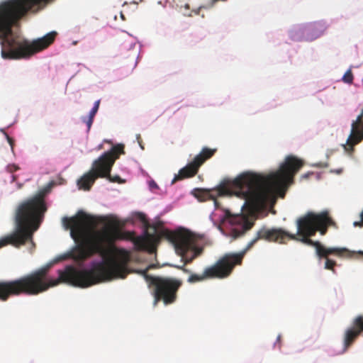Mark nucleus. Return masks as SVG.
I'll return each instance as SVG.
<instances>
[{
  "instance_id": "obj_1",
  "label": "nucleus",
  "mask_w": 363,
  "mask_h": 363,
  "mask_svg": "<svg viewBox=\"0 0 363 363\" xmlns=\"http://www.w3.org/2000/svg\"><path fill=\"white\" fill-rule=\"evenodd\" d=\"M66 229H70L71 237L77 243L74 249L65 255L60 259L72 258L77 262H82L94 255L106 257L111 248L118 240H133L135 246L139 250H145L152 235L145 233L144 237L134 238L130 232H123L113 225H108L99 230L94 229L97 220L93 216L84 211H79L75 216L62 219Z\"/></svg>"
},
{
  "instance_id": "obj_2",
  "label": "nucleus",
  "mask_w": 363,
  "mask_h": 363,
  "mask_svg": "<svg viewBox=\"0 0 363 363\" xmlns=\"http://www.w3.org/2000/svg\"><path fill=\"white\" fill-rule=\"evenodd\" d=\"M303 164L302 160L289 155L275 172L267 176L245 172L233 181L220 184L215 191L218 196L233 194L245 200L243 207L257 211L263 208L276 192L293 184L294 176Z\"/></svg>"
},
{
  "instance_id": "obj_3",
  "label": "nucleus",
  "mask_w": 363,
  "mask_h": 363,
  "mask_svg": "<svg viewBox=\"0 0 363 363\" xmlns=\"http://www.w3.org/2000/svg\"><path fill=\"white\" fill-rule=\"evenodd\" d=\"M50 267H42L16 279L0 281V301H6L11 296L21 294L37 295L61 282L82 288L101 283V262H93L89 269L79 270L67 266L64 270H59L58 279L48 280Z\"/></svg>"
},
{
  "instance_id": "obj_4",
  "label": "nucleus",
  "mask_w": 363,
  "mask_h": 363,
  "mask_svg": "<svg viewBox=\"0 0 363 363\" xmlns=\"http://www.w3.org/2000/svg\"><path fill=\"white\" fill-rule=\"evenodd\" d=\"M28 13H37V0L0 2V40L4 59L28 58L37 52V40L30 43L13 30Z\"/></svg>"
},
{
  "instance_id": "obj_5",
  "label": "nucleus",
  "mask_w": 363,
  "mask_h": 363,
  "mask_svg": "<svg viewBox=\"0 0 363 363\" xmlns=\"http://www.w3.org/2000/svg\"><path fill=\"white\" fill-rule=\"evenodd\" d=\"M45 193L43 190L18 205L15 215V230L0 239V248L7 245L20 247L26 242L35 248L33 234L39 228L47 211Z\"/></svg>"
},
{
  "instance_id": "obj_6",
  "label": "nucleus",
  "mask_w": 363,
  "mask_h": 363,
  "mask_svg": "<svg viewBox=\"0 0 363 363\" xmlns=\"http://www.w3.org/2000/svg\"><path fill=\"white\" fill-rule=\"evenodd\" d=\"M337 228V223L330 216L328 210L320 213L308 212L296 220L297 233H291L295 238H288L287 240H296L315 248L316 255L320 258H327L330 255L344 256L349 254V250L340 247H325L319 241H314L310 238L317 232L322 235L326 234L328 227Z\"/></svg>"
},
{
  "instance_id": "obj_7",
  "label": "nucleus",
  "mask_w": 363,
  "mask_h": 363,
  "mask_svg": "<svg viewBox=\"0 0 363 363\" xmlns=\"http://www.w3.org/2000/svg\"><path fill=\"white\" fill-rule=\"evenodd\" d=\"M123 154H125L124 145H113L110 150L104 152L96 160L93 162L91 169L77 181L79 188L85 191L90 190L96 179L106 176L112 169L116 160L121 155Z\"/></svg>"
},
{
  "instance_id": "obj_8",
  "label": "nucleus",
  "mask_w": 363,
  "mask_h": 363,
  "mask_svg": "<svg viewBox=\"0 0 363 363\" xmlns=\"http://www.w3.org/2000/svg\"><path fill=\"white\" fill-rule=\"evenodd\" d=\"M242 262V254H225L213 265L205 268L201 274H191L187 281L193 284L211 279L228 277L236 265Z\"/></svg>"
},
{
  "instance_id": "obj_9",
  "label": "nucleus",
  "mask_w": 363,
  "mask_h": 363,
  "mask_svg": "<svg viewBox=\"0 0 363 363\" xmlns=\"http://www.w3.org/2000/svg\"><path fill=\"white\" fill-rule=\"evenodd\" d=\"M169 238L173 243L176 252L184 261V264L179 269L184 273L190 274L191 271L186 269L185 265L191 263L194 259L200 256L203 252V247L198 246L195 238L187 232L171 233Z\"/></svg>"
},
{
  "instance_id": "obj_10",
  "label": "nucleus",
  "mask_w": 363,
  "mask_h": 363,
  "mask_svg": "<svg viewBox=\"0 0 363 363\" xmlns=\"http://www.w3.org/2000/svg\"><path fill=\"white\" fill-rule=\"evenodd\" d=\"M143 274L150 286L154 287L155 305L160 301H162L166 305L176 301L177 293L182 284V281L169 277H151L145 271Z\"/></svg>"
},
{
  "instance_id": "obj_11",
  "label": "nucleus",
  "mask_w": 363,
  "mask_h": 363,
  "mask_svg": "<svg viewBox=\"0 0 363 363\" xmlns=\"http://www.w3.org/2000/svg\"><path fill=\"white\" fill-rule=\"evenodd\" d=\"M216 151L217 149L216 148L203 147L191 162L179 171L178 174L175 175L172 183L174 184L177 181L194 177L198 173L200 167L206 160L211 158Z\"/></svg>"
},
{
  "instance_id": "obj_12",
  "label": "nucleus",
  "mask_w": 363,
  "mask_h": 363,
  "mask_svg": "<svg viewBox=\"0 0 363 363\" xmlns=\"http://www.w3.org/2000/svg\"><path fill=\"white\" fill-rule=\"evenodd\" d=\"M288 238H295L294 236H291L290 233L283 230L282 228L269 229L264 226L257 232L255 237L247 244L245 249L239 254H242L243 257L245 252L259 240L284 244L287 241Z\"/></svg>"
},
{
  "instance_id": "obj_13",
  "label": "nucleus",
  "mask_w": 363,
  "mask_h": 363,
  "mask_svg": "<svg viewBox=\"0 0 363 363\" xmlns=\"http://www.w3.org/2000/svg\"><path fill=\"white\" fill-rule=\"evenodd\" d=\"M226 218L233 226L230 235L233 239L243 235L247 230H250L253 227L255 220L253 217L242 213L231 215L229 212H227Z\"/></svg>"
},
{
  "instance_id": "obj_14",
  "label": "nucleus",
  "mask_w": 363,
  "mask_h": 363,
  "mask_svg": "<svg viewBox=\"0 0 363 363\" xmlns=\"http://www.w3.org/2000/svg\"><path fill=\"white\" fill-rule=\"evenodd\" d=\"M363 332V315L357 316L352 326L345 330L344 335V350L345 351Z\"/></svg>"
},
{
  "instance_id": "obj_15",
  "label": "nucleus",
  "mask_w": 363,
  "mask_h": 363,
  "mask_svg": "<svg viewBox=\"0 0 363 363\" xmlns=\"http://www.w3.org/2000/svg\"><path fill=\"white\" fill-rule=\"evenodd\" d=\"M100 102H101L100 99L96 101L94 104L93 108H91V110L90 111V112L89 113V116L87 117H84L82 118L83 122L85 123L87 126L88 131L90 130L91 127L92 125L94 118L99 110Z\"/></svg>"
},
{
  "instance_id": "obj_16",
  "label": "nucleus",
  "mask_w": 363,
  "mask_h": 363,
  "mask_svg": "<svg viewBox=\"0 0 363 363\" xmlns=\"http://www.w3.org/2000/svg\"><path fill=\"white\" fill-rule=\"evenodd\" d=\"M325 259V268L326 269L334 271V267L336 265V262L328 258V256Z\"/></svg>"
},
{
  "instance_id": "obj_17",
  "label": "nucleus",
  "mask_w": 363,
  "mask_h": 363,
  "mask_svg": "<svg viewBox=\"0 0 363 363\" xmlns=\"http://www.w3.org/2000/svg\"><path fill=\"white\" fill-rule=\"evenodd\" d=\"M343 82L347 84H352L353 82V74L350 70H347L342 77Z\"/></svg>"
},
{
  "instance_id": "obj_18",
  "label": "nucleus",
  "mask_w": 363,
  "mask_h": 363,
  "mask_svg": "<svg viewBox=\"0 0 363 363\" xmlns=\"http://www.w3.org/2000/svg\"><path fill=\"white\" fill-rule=\"evenodd\" d=\"M111 169L108 172V174L106 176H105L104 178H107L111 182H118V183H123L124 182V181L123 179H121L119 176L112 177L111 175Z\"/></svg>"
},
{
  "instance_id": "obj_19",
  "label": "nucleus",
  "mask_w": 363,
  "mask_h": 363,
  "mask_svg": "<svg viewBox=\"0 0 363 363\" xmlns=\"http://www.w3.org/2000/svg\"><path fill=\"white\" fill-rule=\"evenodd\" d=\"M18 169L19 167L15 164H10L6 167V170L10 173H13Z\"/></svg>"
},
{
  "instance_id": "obj_20",
  "label": "nucleus",
  "mask_w": 363,
  "mask_h": 363,
  "mask_svg": "<svg viewBox=\"0 0 363 363\" xmlns=\"http://www.w3.org/2000/svg\"><path fill=\"white\" fill-rule=\"evenodd\" d=\"M360 218H361L360 220L354 222L353 225L354 227H362L363 226V210L360 214Z\"/></svg>"
},
{
  "instance_id": "obj_21",
  "label": "nucleus",
  "mask_w": 363,
  "mask_h": 363,
  "mask_svg": "<svg viewBox=\"0 0 363 363\" xmlns=\"http://www.w3.org/2000/svg\"><path fill=\"white\" fill-rule=\"evenodd\" d=\"M6 139L8 140V143L11 145V150H13V145H14L13 139L11 138V137H9L6 133Z\"/></svg>"
},
{
  "instance_id": "obj_22",
  "label": "nucleus",
  "mask_w": 363,
  "mask_h": 363,
  "mask_svg": "<svg viewBox=\"0 0 363 363\" xmlns=\"http://www.w3.org/2000/svg\"><path fill=\"white\" fill-rule=\"evenodd\" d=\"M281 335H279L277 337V342L274 343V346L276 347L277 345L279 349L281 348Z\"/></svg>"
},
{
  "instance_id": "obj_23",
  "label": "nucleus",
  "mask_w": 363,
  "mask_h": 363,
  "mask_svg": "<svg viewBox=\"0 0 363 363\" xmlns=\"http://www.w3.org/2000/svg\"><path fill=\"white\" fill-rule=\"evenodd\" d=\"M311 174V173H310V172L304 174H303L301 176V178L302 179H307Z\"/></svg>"
},
{
  "instance_id": "obj_24",
  "label": "nucleus",
  "mask_w": 363,
  "mask_h": 363,
  "mask_svg": "<svg viewBox=\"0 0 363 363\" xmlns=\"http://www.w3.org/2000/svg\"><path fill=\"white\" fill-rule=\"evenodd\" d=\"M150 186H151V187H155V188H157V187H158V186H157V184H156L155 182H152L150 183Z\"/></svg>"
},
{
  "instance_id": "obj_25",
  "label": "nucleus",
  "mask_w": 363,
  "mask_h": 363,
  "mask_svg": "<svg viewBox=\"0 0 363 363\" xmlns=\"http://www.w3.org/2000/svg\"><path fill=\"white\" fill-rule=\"evenodd\" d=\"M16 177H16V175H13V176H12V182H15V181H16Z\"/></svg>"
},
{
  "instance_id": "obj_26",
  "label": "nucleus",
  "mask_w": 363,
  "mask_h": 363,
  "mask_svg": "<svg viewBox=\"0 0 363 363\" xmlns=\"http://www.w3.org/2000/svg\"><path fill=\"white\" fill-rule=\"evenodd\" d=\"M176 268L179 269V267H182V265H178V266H175Z\"/></svg>"
},
{
  "instance_id": "obj_27",
  "label": "nucleus",
  "mask_w": 363,
  "mask_h": 363,
  "mask_svg": "<svg viewBox=\"0 0 363 363\" xmlns=\"http://www.w3.org/2000/svg\"><path fill=\"white\" fill-rule=\"evenodd\" d=\"M143 216L142 220H143V221H145V218L144 217V216Z\"/></svg>"
}]
</instances>
